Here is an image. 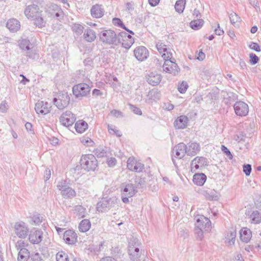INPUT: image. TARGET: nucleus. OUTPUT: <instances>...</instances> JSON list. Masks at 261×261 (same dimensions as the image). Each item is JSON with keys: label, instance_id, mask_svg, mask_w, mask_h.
Instances as JSON below:
<instances>
[{"label": "nucleus", "instance_id": "f257e3e1", "mask_svg": "<svg viewBox=\"0 0 261 261\" xmlns=\"http://www.w3.org/2000/svg\"><path fill=\"white\" fill-rule=\"evenodd\" d=\"M82 169L87 172L95 171L98 168V161L94 155L83 154L80 160Z\"/></svg>", "mask_w": 261, "mask_h": 261}, {"label": "nucleus", "instance_id": "f03ea898", "mask_svg": "<svg viewBox=\"0 0 261 261\" xmlns=\"http://www.w3.org/2000/svg\"><path fill=\"white\" fill-rule=\"evenodd\" d=\"M140 242L136 238H131L128 245V254L129 258L132 261H139L141 255L140 251Z\"/></svg>", "mask_w": 261, "mask_h": 261}, {"label": "nucleus", "instance_id": "7ed1b4c3", "mask_svg": "<svg viewBox=\"0 0 261 261\" xmlns=\"http://www.w3.org/2000/svg\"><path fill=\"white\" fill-rule=\"evenodd\" d=\"M172 56L171 53L162 55V57L165 60L163 66V71L176 75L180 71V68L176 63L171 60Z\"/></svg>", "mask_w": 261, "mask_h": 261}, {"label": "nucleus", "instance_id": "20e7f679", "mask_svg": "<svg viewBox=\"0 0 261 261\" xmlns=\"http://www.w3.org/2000/svg\"><path fill=\"white\" fill-rule=\"evenodd\" d=\"M99 39L105 44L117 45L118 44V35L112 30H105L99 34Z\"/></svg>", "mask_w": 261, "mask_h": 261}, {"label": "nucleus", "instance_id": "39448f33", "mask_svg": "<svg viewBox=\"0 0 261 261\" xmlns=\"http://www.w3.org/2000/svg\"><path fill=\"white\" fill-rule=\"evenodd\" d=\"M211 221L205 217H202L201 219H197L194 230L197 239L199 240L202 239L203 237L202 229L206 227L209 228L211 226Z\"/></svg>", "mask_w": 261, "mask_h": 261}, {"label": "nucleus", "instance_id": "423d86ee", "mask_svg": "<svg viewBox=\"0 0 261 261\" xmlns=\"http://www.w3.org/2000/svg\"><path fill=\"white\" fill-rule=\"evenodd\" d=\"M116 203V197H103L97 203L96 208L98 212H107L114 207Z\"/></svg>", "mask_w": 261, "mask_h": 261}, {"label": "nucleus", "instance_id": "0eeeda50", "mask_svg": "<svg viewBox=\"0 0 261 261\" xmlns=\"http://www.w3.org/2000/svg\"><path fill=\"white\" fill-rule=\"evenodd\" d=\"M137 192V187L133 184H127L121 190V199L124 203L129 202L128 198L133 197Z\"/></svg>", "mask_w": 261, "mask_h": 261}, {"label": "nucleus", "instance_id": "6e6552de", "mask_svg": "<svg viewBox=\"0 0 261 261\" xmlns=\"http://www.w3.org/2000/svg\"><path fill=\"white\" fill-rule=\"evenodd\" d=\"M57 187L64 198H72L76 195L75 191L70 188L65 180H62L58 183Z\"/></svg>", "mask_w": 261, "mask_h": 261}, {"label": "nucleus", "instance_id": "1a4fd4ad", "mask_svg": "<svg viewBox=\"0 0 261 261\" xmlns=\"http://www.w3.org/2000/svg\"><path fill=\"white\" fill-rule=\"evenodd\" d=\"M70 97L67 92L58 93L57 97H54L53 102L60 110H63L67 107L69 103Z\"/></svg>", "mask_w": 261, "mask_h": 261}, {"label": "nucleus", "instance_id": "9d476101", "mask_svg": "<svg viewBox=\"0 0 261 261\" xmlns=\"http://www.w3.org/2000/svg\"><path fill=\"white\" fill-rule=\"evenodd\" d=\"M15 234L20 239H25L29 234L28 225L23 221L17 222L14 226Z\"/></svg>", "mask_w": 261, "mask_h": 261}, {"label": "nucleus", "instance_id": "9b49d317", "mask_svg": "<svg viewBox=\"0 0 261 261\" xmlns=\"http://www.w3.org/2000/svg\"><path fill=\"white\" fill-rule=\"evenodd\" d=\"M91 88L86 83H80L72 88L73 94L76 98L86 96L90 93Z\"/></svg>", "mask_w": 261, "mask_h": 261}, {"label": "nucleus", "instance_id": "f8f14e48", "mask_svg": "<svg viewBox=\"0 0 261 261\" xmlns=\"http://www.w3.org/2000/svg\"><path fill=\"white\" fill-rule=\"evenodd\" d=\"M134 43V38L125 32L118 34V43H120L126 49H129Z\"/></svg>", "mask_w": 261, "mask_h": 261}, {"label": "nucleus", "instance_id": "ddd939ff", "mask_svg": "<svg viewBox=\"0 0 261 261\" xmlns=\"http://www.w3.org/2000/svg\"><path fill=\"white\" fill-rule=\"evenodd\" d=\"M19 47L24 50H28L27 57L29 58H35V54L31 50L33 47V44L30 42V41L27 38L21 39L18 41Z\"/></svg>", "mask_w": 261, "mask_h": 261}, {"label": "nucleus", "instance_id": "4468645a", "mask_svg": "<svg viewBox=\"0 0 261 261\" xmlns=\"http://www.w3.org/2000/svg\"><path fill=\"white\" fill-rule=\"evenodd\" d=\"M75 120V115L69 111L63 113L60 117V122L63 125L66 127L71 126Z\"/></svg>", "mask_w": 261, "mask_h": 261}, {"label": "nucleus", "instance_id": "2eb2a0df", "mask_svg": "<svg viewBox=\"0 0 261 261\" xmlns=\"http://www.w3.org/2000/svg\"><path fill=\"white\" fill-rule=\"evenodd\" d=\"M43 231L36 228H33L31 230L29 234V240L32 244H38L42 240Z\"/></svg>", "mask_w": 261, "mask_h": 261}, {"label": "nucleus", "instance_id": "dca6fc26", "mask_svg": "<svg viewBox=\"0 0 261 261\" xmlns=\"http://www.w3.org/2000/svg\"><path fill=\"white\" fill-rule=\"evenodd\" d=\"M172 161L175 164L173 157L181 159L187 154L186 145L184 143H180L174 147L172 150Z\"/></svg>", "mask_w": 261, "mask_h": 261}, {"label": "nucleus", "instance_id": "f3484780", "mask_svg": "<svg viewBox=\"0 0 261 261\" xmlns=\"http://www.w3.org/2000/svg\"><path fill=\"white\" fill-rule=\"evenodd\" d=\"M233 109L236 114L239 116H245L249 112V107L245 102L239 101L233 105Z\"/></svg>", "mask_w": 261, "mask_h": 261}, {"label": "nucleus", "instance_id": "a211bd4d", "mask_svg": "<svg viewBox=\"0 0 261 261\" xmlns=\"http://www.w3.org/2000/svg\"><path fill=\"white\" fill-rule=\"evenodd\" d=\"M134 56L139 61H143L147 59L149 56L148 49L143 46L137 47L134 50Z\"/></svg>", "mask_w": 261, "mask_h": 261}, {"label": "nucleus", "instance_id": "6ab92c4d", "mask_svg": "<svg viewBox=\"0 0 261 261\" xmlns=\"http://www.w3.org/2000/svg\"><path fill=\"white\" fill-rule=\"evenodd\" d=\"M50 108L48 102L38 101L35 105V110L38 114L45 115L50 112Z\"/></svg>", "mask_w": 261, "mask_h": 261}, {"label": "nucleus", "instance_id": "aec40b11", "mask_svg": "<svg viewBox=\"0 0 261 261\" xmlns=\"http://www.w3.org/2000/svg\"><path fill=\"white\" fill-rule=\"evenodd\" d=\"M221 94L223 97V102L227 106L231 105L238 98V95L232 92L222 91Z\"/></svg>", "mask_w": 261, "mask_h": 261}, {"label": "nucleus", "instance_id": "412c9836", "mask_svg": "<svg viewBox=\"0 0 261 261\" xmlns=\"http://www.w3.org/2000/svg\"><path fill=\"white\" fill-rule=\"evenodd\" d=\"M208 165L207 160L203 156H196L191 162V170L198 169L200 167H203Z\"/></svg>", "mask_w": 261, "mask_h": 261}, {"label": "nucleus", "instance_id": "4be33fe9", "mask_svg": "<svg viewBox=\"0 0 261 261\" xmlns=\"http://www.w3.org/2000/svg\"><path fill=\"white\" fill-rule=\"evenodd\" d=\"M77 234L72 230L69 229L65 231L63 234V239L66 243L72 245L77 242Z\"/></svg>", "mask_w": 261, "mask_h": 261}, {"label": "nucleus", "instance_id": "5701e85b", "mask_svg": "<svg viewBox=\"0 0 261 261\" xmlns=\"http://www.w3.org/2000/svg\"><path fill=\"white\" fill-rule=\"evenodd\" d=\"M39 10V8L37 5L32 4L25 8L24 13L28 18H33L41 13Z\"/></svg>", "mask_w": 261, "mask_h": 261}, {"label": "nucleus", "instance_id": "b1692460", "mask_svg": "<svg viewBox=\"0 0 261 261\" xmlns=\"http://www.w3.org/2000/svg\"><path fill=\"white\" fill-rule=\"evenodd\" d=\"M146 79L149 84L156 86L161 82L162 75L156 72H151L146 75Z\"/></svg>", "mask_w": 261, "mask_h": 261}, {"label": "nucleus", "instance_id": "393cba45", "mask_svg": "<svg viewBox=\"0 0 261 261\" xmlns=\"http://www.w3.org/2000/svg\"><path fill=\"white\" fill-rule=\"evenodd\" d=\"M202 194L207 200L210 201L218 200L220 195L216 190L210 189L202 191Z\"/></svg>", "mask_w": 261, "mask_h": 261}, {"label": "nucleus", "instance_id": "a878e982", "mask_svg": "<svg viewBox=\"0 0 261 261\" xmlns=\"http://www.w3.org/2000/svg\"><path fill=\"white\" fill-rule=\"evenodd\" d=\"M200 147L198 143L190 142L186 145L187 154L190 156H194L199 152Z\"/></svg>", "mask_w": 261, "mask_h": 261}, {"label": "nucleus", "instance_id": "bb28decb", "mask_svg": "<svg viewBox=\"0 0 261 261\" xmlns=\"http://www.w3.org/2000/svg\"><path fill=\"white\" fill-rule=\"evenodd\" d=\"M189 118L185 115H181L177 118L174 122V126L176 129H183L188 125Z\"/></svg>", "mask_w": 261, "mask_h": 261}, {"label": "nucleus", "instance_id": "cd10ccee", "mask_svg": "<svg viewBox=\"0 0 261 261\" xmlns=\"http://www.w3.org/2000/svg\"><path fill=\"white\" fill-rule=\"evenodd\" d=\"M91 14L93 17L101 18L104 15L105 10L102 5L96 4L91 8Z\"/></svg>", "mask_w": 261, "mask_h": 261}, {"label": "nucleus", "instance_id": "c85d7f7f", "mask_svg": "<svg viewBox=\"0 0 261 261\" xmlns=\"http://www.w3.org/2000/svg\"><path fill=\"white\" fill-rule=\"evenodd\" d=\"M6 27L11 32H16L20 28V24L16 19L12 18L8 20Z\"/></svg>", "mask_w": 261, "mask_h": 261}, {"label": "nucleus", "instance_id": "c756f323", "mask_svg": "<svg viewBox=\"0 0 261 261\" xmlns=\"http://www.w3.org/2000/svg\"><path fill=\"white\" fill-rule=\"evenodd\" d=\"M241 240L245 243H248L252 237V232L250 229L247 227L242 228L240 231Z\"/></svg>", "mask_w": 261, "mask_h": 261}, {"label": "nucleus", "instance_id": "7c9ffc66", "mask_svg": "<svg viewBox=\"0 0 261 261\" xmlns=\"http://www.w3.org/2000/svg\"><path fill=\"white\" fill-rule=\"evenodd\" d=\"M206 180V176L202 173H196L193 176V182L199 186H201L204 185Z\"/></svg>", "mask_w": 261, "mask_h": 261}, {"label": "nucleus", "instance_id": "2f4dec72", "mask_svg": "<svg viewBox=\"0 0 261 261\" xmlns=\"http://www.w3.org/2000/svg\"><path fill=\"white\" fill-rule=\"evenodd\" d=\"M93 153L97 158H103L108 156L110 152L107 147L100 146L95 149Z\"/></svg>", "mask_w": 261, "mask_h": 261}, {"label": "nucleus", "instance_id": "473e14b6", "mask_svg": "<svg viewBox=\"0 0 261 261\" xmlns=\"http://www.w3.org/2000/svg\"><path fill=\"white\" fill-rule=\"evenodd\" d=\"M96 33L92 29L87 28L84 33V38L88 42H92L96 38Z\"/></svg>", "mask_w": 261, "mask_h": 261}, {"label": "nucleus", "instance_id": "72a5a7b5", "mask_svg": "<svg viewBox=\"0 0 261 261\" xmlns=\"http://www.w3.org/2000/svg\"><path fill=\"white\" fill-rule=\"evenodd\" d=\"M88 124L84 120H81L77 121L75 124V129L79 133H84L88 128Z\"/></svg>", "mask_w": 261, "mask_h": 261}, {"label": "nucleus", "instance_id": "f704fd0d", "mask_svg": "<svg viewBox=\"0 0 261 261\" xmlns=\"http://www.w3.org/2000/svg\"><path fill=\"white\" fill-rule=\"evenodd\" d=\"M250 222L253 224H259L261 222V213L258 211H253L249 216Z\"/></svg>", "mask_w": 261, "mask_h": 261}, {"label": "nucleus", "instance_id": "c9c22d12", "mask_svg": "<svg viewBox=\"0 0 261 261\" xmlns=\"http://www.w3.org/2000/svg\"><path fill=\"white\" fill-rule=\"evenodd\" d=\"M91 226V224L89 220L84 219L79 224V229L81 232H85L90 229Z\"/></svg>", "mask_w": 261, "mask_h": 261}, {"label": "nucleus", "instance_id": "e433bc0d", "mask_svg": "<svg viewBox=\"0 0 261 261\" xmlns=\"http://www.w3.org/2000/svg\"><path fill=\"white\" fill-rule=\"evenodd\" d=\"M30 257V252L27 249H20L18 254V261H28Z\"/></svg>", "mask_w": 261, "mask_h": 261}, {"label": "nucleus", "instance_id": "4c0bfd02", "mask_svg": "<svg viewBox=\"0 0 261 261\" xmlns=\"http://www.w3.org/2000/svg\"><path fill=\"white\" fill-rule=\"evenodd\" d=\"M32 19L34 20V23L36 27H38L39 28H42L45 26L46 22L42 16L41 13L39 15H37L36 16H35Z\"/></svg>", "mask_w": 261, "mask_h": 261}, {"label": "nucleus", "instance_id": "58836bf2", "mask_svg": "<svg viewBox=\"0 0 261 261\" xmlns=\"http://www.w3.org/2000/svg\"><path fill=\"white\" fill-rule=\"evenodd\" d=\"M204 20L202 19H197L192 20L190 25L191 28L194 30H199L203 25Z\"/></svg>", "mask_w": 261, "mask_h": 261}, {"label": "nucleus", "instance_id": "ea45409f", "mask_svg": "<svg viewBox=\"0 0 261 261\" xmlns=\"http://www.w3.org/2000/svg\"><path fill=\"white\" fill-rule=\"evenodd\" d=\"M186 4V0H177L174 6L175 11L179 14L182 13L185 9Z\"/></svg>", "mask_w": 261, "mask_h": 261}, {"label": "nucleus", "instance_id": "a19ab883", "mask_svg": "<svg viewBox=\"0 0 261 261\" xmlns=\"http://www.w3.org/2000/svg\"><path fill=\"white\" fill-rule=\"evenodd\" d=\"M236 230L234 228H231L229 230V231L226 237L227 240L228 241V242L230 245L234 244V242L236 241Z\"/></svg>", "mask_w": 261, "mask_h": 261}, {"label": "nucleus", "instance_id": "79ce46f5", "mask_svg": "<svg viewBox=\"0 0 261 261\" xmlns=\"http://www.w3.org/2000/svg\"><path fill=\"white\" fill-rule=\"evenodd\" d=\"M32 221V224L34 225H39L43 220V217L39 214L36 213L31 217Z\"/></svg>", "mask_w": 261, "mask_h": 261}, {"label": "nucleus", "instance_id": "37998d69", "mask_svg": "<svg viewBox=\"0 0 261 261\" xmlns=\"http://www.w3.org/2000/svg\"><path fill=\"white\" fill-rule=\"evenodd\" d=\"M75 211L76 213V216L80 218H82L85 217L86 208L82 205H77L75 208Z\"/></svg>", "mask_w": 261, "mask_h": 261}, {"label": "nucleus", "instance_id": "c03bdc74", "mask_svg": "<svg viewBox=\"0 0 261 261\" xmlns=\"http://www.w3.org/2000/svg\"><path fill=\"white\" fill-rule=\"evenodd\" d=\"M156 47L157 48L158 50L160 52L161 54H168V53H171L170 51H168V49L167 47V46L162 43L158 42L156 44Z\"/></svg>", "mask_w": 261, "mask_h": 261}, {"label": "nucleus", "instance_id": "a18cd8bd", "mask_svg": "<svg viewBox=\"0 0 261 261\" xmlns=\"http://www.w3.org/2000/svg\"><path fill=\"white\" fill-rule=\"evenodd\" d=\"M84 29L83 25L78 23H74L72 27L73 32L77 35H80L83 33Z\"/></svg>", "mask_w": 261, "mask_h": 261}, {"label": "nucleus", "instance_id": "49530a36", "mask_svg": "<svg viewBox=\"0 0 261 261\" xmlns=\"http://www.w3.org/2000/svg\"><path fill=\"white\" fill-rule=\"evenodd\" d=\"M57 261H69L68 255L64 251H59L56 254Z\"/></svg>", "mask_w": 261, "mask_h": 261}, {"label": "nucleus", "instance_id": "de8ad7c7", "mask_svg": "<svg viewBox=\"0 0 261 261\" xmlns=\"http://www.w3.org/2000/svg\"><path fill=\"white\" fill-rule=\"evenodd\" d=\"M112 254L117 258H121L123 254L122 251L119 247H112Z\"/></svg>", "mask_w": 261, "mask_h": 261}, {"label": "nucleus", "instance_id": "09e8293b", "mask_svg": "<svg viewBox=\"0 0 261 261\" xmlns=\"http://www.w3.org/2000/svg\"><path fill=\"white\" fill-rule=\"evenodd\" d=\"M188 88V84L186 82L182 81L178 85V90L180 93H185Z\"/></svg>", "mask_w": 261, "mask_h": 261}, {"label": "nucleus", "instance_id": "8fccbe9b", "mask_svg": "<svg viewBox=\"0 0 261 261\" xmlns=\"http://www.w3.org/2000/svg\"><path fill=\"white\" fill-rule=\"evenodd\" d=\"M229 17L230 22L232 24H234L236 22H239L240 20V17L234 12L229 14Z\"/></svg>", "mask_w": 261, "mask_h": 261}, {"label": "nucleus", "instance_id": "3c124183", "mask_svg": "<svg viewBox=\"0 0 261 261\" xmlns=\"http://www.w3.org/2000/svg\"><path fill=\"white\" fill-rule=\"evenodd\" d=\"M144 168V164L140 162H137L136 160L135 163V165L133 166V171L136 172H140L142 171Z\"/></svg>", "mask_w": 261, "mask_h": 261}, {"label": "nucleus", "instance_id": "603ef678", "mask_svg": "<svg viewBox=\"0 0 261 261\" xmlns=\"http://www.w3.org/2000/svg\"><path fill=\"white\" fill-rule=\"evenodd\" d=\"M112 22L114 25L119 27L123 29H125V26L122 21L118 18H114L112 20Z\"/></svg>", "mask_w": 261, "mask_h": 261}, {"label": "nucleus", "instance_id": "864d4df0", "mask_svg": "<svg viewBox=\"0 0 261 261\" xmlns=\"http://www.w3.org/2000/svg\"><path fill=\"white\" fill-rule=\"evenodd\" d=\"M249 62L251 65H255L259 61V58L254 53L249 54Z\"/></svg>", "mask_w": 261, "mask_h": 261}, {"label": "nucleus", "instance_id": "5fc2aeb1", "mask_svg": "<svg viewBox=\"0 0 261 261\" xmlns=\"http://www.w3.org/2000/svg\"><path fill=\"white\" fill-rule=\"evenodd\" d=\"M136 160L134 158H129L127 161V169L133 171V166L135 165Z\"/></svg>", "mask_w": 261, "mask_h": 261}, {"label": "nucleus", "instance_id": "6e6d98bb", "mask_svg": "<svg viewBox=\"0 0 261 261\" xmlns=\"http://www.w3.org/2000/svg\"><path fill=\"white\" fill-rule=\"evenodd\" d=\"M129 108L131 110V111L132 112H133V113H135V114H137L138 115H142V111L139 108H138L133 105H132V104H129Z\"/></svg>", "mask_w": 261, "mask_h": 261}, {"label": "nucleus", "instance_id": "4d7b16f0", "mask_svg": "<svg viewBox=\"0 0 261 261\" xmlns=\"http://www.w3.org/2000/svg\"><path fill=\"white\" fill-rule=\"evenodd\" d=\"M254 204L257 209L261 210V194H258L256 196L254 200Z\"/></svg>", "mask_w": 261, "mask_h": 261}, {"label": "nucleus", "instance_id": "13d9d810", "mask_svg": "<svg viewBox=\"0 0 261 261\" xmlns=\"http://www.w3.org/2000/svg\"><path fill=\"white\" fill-rule=\"evenodd\" d=\"M221 150L227 156L229 159L231 160L232 159L233 155L227 147L222 145L221 146Z\"/></svg>", "mask_w": 261, "mask_h": 261}, {"label": "nucleus", "instance_id": "bf43d9fd", "mask_svg": "<svg viewBox=\"0 0 261 261\" xmlns=\"http://www.w3.org/2000/svg\"><path fill=\"white\" fill-rule=\"evenodd\" d=\"M248 46L250 49L254 50L256 52L260 51V46L256 42H251Z\"/></svg>", "mask_w": 261, "mask_h": 261}, {"label": "nucleus", "instance_id": "052dcab7", "mask_svg": "<svg viewBox=\"0 0 261 261\" xmlns=\"http://www.w3.org/2000/svg\"><path fill=\"white\" fill-rule=\"evenodd\" d=\"M243 172L245 173L246 175H250L252 170L251 165L250 164H245L243 165Z\"/></svg>", "mask_w": 261, "mask_h": 261}, {"label": "nucleus", "instance_id": "680f3d73", "mask_svg": "<svg viewBox=\"0 0 261 261\" xmlns=\"http://www.w3.org/2000/svg\"><path fill=\"white\" fill-rule=\"evenodd\" d=\"M255 249H261V245L257 243L254 245H248L245 248V250L248 252H249L250 251H252Z\"/></svg>", "mask_w": 261, "mask_h": 261}, {"label": "nucleus", "instance_id": "e2e57ef3", "mask_svg": "<svg viewBox=\"0 0 261 261\" xmlns=\"http://www.w3.org/2000/svg\"><path fill=\"white\" fill-rule=\"evenodd\" d=\"M24 247L25 243L21 240H18L15 244V247L17 250H20V249H26Z\"/></svg>", "mask_w": 261, "mask_h": 261}, {"label": "nucleus", "instance_id": "0e129e2a", "mask_svg": "<svg viewBox=\"0 0 261 261\" xmlns=\"http://www.w3.org/2000/svg\"><path fill=\"white\" fill-rule=\"evenodd\" d=\"M107 164L110 167H114L117 163V160L114 157H111L107 160Z\"/></svg>", "mask_w": 261, "mask_h": 261}, {"label": "nucleus", "instance_id": "69168bd1", "mask_svg": "<svg viewBox=\"0 0 261 261\" xmlns=\"http://www.w3.org/2000/svg\"><path fill=\"white\" fill-rule=\"evenodd\" d=\"M110 113L112 115L114 116L116 118L123 117V115L122 112L120 111L117 110H113L110 112Z\"/></svg>", "mask_w": 261, "mask_h": 261}, {"label": "nucleus", "instance_id": "338daca9", "mask_svg": "<svg viewBox=\"0 0 261 261\" xmlns=\"http://www.w3.org/2000/svg\"><path fill=\"white\" fill-rule=\"evenodd\" d=\"M249 3L256 11L260 10L259 5L257 0H249Z\"/></svg>", "mask_w": 261, "mask_h": 261}, {"label": "nucleus", "instance_id": "774afa93", "mask_svg": "<svg viewBox=\"0 0 261 261\" xmlns=\"http://www.w3.org/2000/svg\"><path fill=\"white\" fill-rule=\"evenodd\" d=\"M217 28L215 29V33L217 35L220 36L224 34V31L223 30L220 29V25L218 23H217Z\"/></svg>", "mask_w": 261, "mask_h": 261}]
</instances>
